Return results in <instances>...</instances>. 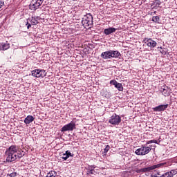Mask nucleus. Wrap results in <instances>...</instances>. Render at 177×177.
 <instances>
[{"instance_id": "20e7f679", "label": "nucleus", "mask_w": 177, "mask_h": 177, "mask_svg": "<svg viewBox=\"0 0 177 177\" xmlns=\"http://www.w3.org/2000/svg\"><path fill=\"white\" fill-rule=\"evenodd\" d=\"M162 164H158V165H154L151 167L142 168V169H138L136 170V172L137 174H143L145 172H150V171H153V169H156L157 168H160Z\"/></svg>"}, {"instance_id": "dca6fc26", "label": "nucleus", "mask_w": 177, "mask_h": 177, "mask_svg": "<svg viewBox=\"0 0 177 177\" xmlns=\"http://www.w3.org/2000/svg\"><path fill=\"white\" fill-rule=\"evenodd\" d=\"M35 118H33L32 115H28L25 120H24V122L26 124H31V122H32V121H34Z\"/></svg>"}, {"instance_id": "5701e85b", "label": "nucleus", "mask_w": 177, "mask_h": 177, "mask_svg": "<svg viewBox=\"0 0 177 177\" xmlns=\"http://www.w3.org/2000/svg\"><path fill=\"white\" fill-rule=\"evenodd\" d=\"M151 143H158V141L157 140H151L149 141H147V143L145 145V146H147V145H150Z\"/></svg>"}, {"instance_id": "b1692460", "label": "nucleus", "mask_w": 177, "mask_h": 177, "mask_svg": "<svg viewBox=\"0 0 177 177\" xmlns=\"http://www.w3.org/2000/svg\"><path fill=\"white\" fill-rule=\"evenodd\" d=\"M63 156H66L68 158L73 157V154L69 151H66V153L63 154Z\"/></svg>"}, {"instance_id": "9b49d317", "label": "nucleus", "mask_w": 177, "mask_h": 177, "mask_svg": "<svg viewBox=\"0 0 177 177\" xmlns=\"http://www.w3.org/2000/svg\"><path fill=\"white\" fill-rule=\"evenodd\" d=\"M176 174H177V171L176 169H171V171L163 174L160 177H174V175H176Z\"/></svg>"}, {"instance_id": "c756f323", "label": "nucleus", "mask_w": 177, "mask_h": 177, "mask_svg": "<svg viewBox=\"0 0 177 177\" xmlns=\"http://www.w3.org/2000/svg\"><path fill=\"white\" fill-rule=\"evenodd\" d=\"M151 177H158V176H157L154 175V176H152Z\"/></svg>"}, {"instance_id": "1a4fd4ad", "label": "nucleus", "mask_w": 177, "mask_h": 177, "mask_svg": "<svg viewBox=\"0 0 177 177\" xmlns=\"http://www.w3.org/2000/svg\"><path fill=\"white\" fill-rule=\"evenodd\" d=\"M168 109V104H161L154 108H152L153 111L155 112H160V111H165Z\"/></svg>"}, {"instance_id": "f8f14e48", "label": "nucleus", "mask_w": 177, "mask_h": 177, "mask_svg": "<svg viewBox=\"0 0 177 177\" xmlns=\"http://www.w3.org/2000/svg\"><path fill=\"white\" fill-rule=\"evenodd\" d=\"M117 28H115L109 27L104 30V34H105V35H110V34H113V32H115Z\"/></svg>"}, {"instance_id": "7c9ffc66", "label": "nucleus", "mask_w": 177, "mask_h": 177, "mask_svg": "<svg viewBox=\"0 0 177 177\" xmlns=\"http://www.w3.org/2000/svg\"><path fill=\"white\" fill-rule=\"evenodd\" d=\"M156 12H156V11L154 12V13H156Z\"/></svg>"}, {"instance_id": "412c9836", "label": "nucleus", "mask_w": 177, "mask_h": 177, "mask_svg": "<svg viewBox=\"0 0 177 177\" xmlns=\"http://www.w3.org/2000/svg\"><path fill=\"white\" fill-rule=\"evenodd\" d=\"M109 150H110V146L106 145V147L104 149V151H102V156H106Z\"/></svg>"}, {"instance_id": "6e6552de", "label": "nucleus", "mask_w": 177, "mask_h": 177, "mask_svg": "<svg viewBox=\"0 0 177 177\" xmlns=\"http://www.w3.org/2000/svg\"><path fill=\"white\" fill-rule=\"evenodd\" d=\"M44 3V0H37L36 1L32 2L29 8L30 10H37Z\"/></svg>"}, {"instance_id": "aec40b11", "label": "nucleus", "mask_w": 177, "mask_h": 177, "mask_svg": "<svg viewBox=\"0 0 177 177\" xmlns=\"http://www.w3.org/2000/svg\"><path fill=\"white\" fill-rule=\"evenodd\" d=\"M30 23L32 26H37V24H38V20H37L36 17H32Z\"/></svg>"}, {"instance_id": "4be33fe9", "label": "nucleus", "mask_w": 177, "mask_h": 177, "mask_svg": "<svg viewBox=\"0 0 177 177\" xmlns=\"http://www.w3.org/2000/svg\"><path fill=\"white\" fill-rule=\"evenodd\" d=\"M152 21H153V23H158V21H160V17H158V16H153L152 17Z\"/></svg>"}, {"instance_id": "2eb2a0df", "label": "nucleus", "mask_w": 177, "mask_h": 177, "mask_svg": "<svg viewBox=\"0 0 177 177\" xmlns=\"http://www.w3.org/2000/svg\"><path fill=\"white\" fill-rule=\"evenodd\" d=\"M101 57L102 59H112L111 50L103 52L101 54Z\"/></svg>"}, {"instance_id": "4468645a", "label": "nucleus", "mask_w": 177, "mask_h": 177, "mask_svg": "<svg viewBox=\"0 0 177 177\" xmlns=\"http://www.w3.org/2000/svg\"><path fill=\"white\" fill-rule=\"evenodd\" d=\"M169 88L166 85H164L161 87L160 91L164 95V96H169Z\"/></svg>"}, {"instance_id": "f03ea898", "label": "nucleus", "mask_w": 177, "mask_h": 177, "mask_svg": "<svg viewBox=\"0 0 177 177\" xmlns=\"http://www.w3.org/2000/svg\"><path fill=\"white\" fill-rule=\"evenodd\" d=\"M151 151V145L149 147H147V145L145 146H141L140 148H138L136 150L135 153L137 156H146V154H149Z\"/></svg>"}, {"instance_id": "6ab92c4d", "label": "nucleus", "mask_w": 177, "mask_h": 177, "mask_svg": "<svg viewBox=\"0 0 177 177\" xmlns=\"http://www.w3.org/2000/svg\"><path fill=\"white\" fill-rule=\"evenodd\" d=\"M56 175H57V172L55 171H50L46 177H56Z\"/></svg>"}, {"instance_id": "393cba45", "label": "nucleus", "mask_w": 177, "mask_h": 177, "mask_svg": "<svg viewBox=\"0 0 177 177\" xmlns=\"http://www.w3.org/2000/svg\"><path fill=\"white\" fill-rule=\"evenodd\" d=\"M17 176V173H16V172H12V173L9 174L10 177H15Z\"/></svg>"}, {"instance_id": "cd10ccee", "label": "nucleus", "mask_w": 177, "mask_h": 177, "mask_svg": "<svg viewBox=\"0 0 177 177\" xmlns=\"http://www.w3.org/2000/svg\"><path fill=\"white\" fill-rule=\"evenodd\" d=\"M26 26L28 29H29L31 27V24H29L28 22H27Z\"/></svg>"}, {"instance_id": "bb28decb", "label": "nucleus", "mask_w": 177, "mask_h": 177, "mask_svg": "<svg viewBox=\"0 0 177 177\" xmlns=\"http://www.w3.org/2000/svg\"><path fill=\"white\" fill-rule=\"evenodd\" d=\"M3 5H5V3L3 1H0V9L3 6Z\"/></svg>"}, {"instance_id": "f257e3e1", "label": "nucleus", "mask_w": 177, "mask_h": 177, "mask_svg": "<svg viewBox=\"0 0 177 177\" xmlns=\"http://www.w3.org/2000/svg\"><path fill=\"white\" fill-rule=\"evenodd\" d=\"M19 147L16 145H11L6 151V156H7L6 161L7 162H13L16 161L17 158H21L24 155L19 153Z\"/></svg>"}, {"instance_id": "0eeeda50", "label": "nucleus", "mask_w": 177, "mask_h": 177, "mask_svg": "<svg viewBox=\"0 0 177 177\" xmlns=\"http://www.w3.org/2000/svg\"><path fill=\"white\" fill-rule=\"evenodd\" d=\"M75 129V122L71 121L70 123L64 125L62 129L61 132H67V131H74Z\"/></svg>"}, {"instance_id": "9d476101", "label": "nucleus", "mask_w": 177, "mask_h": 177, "mask_svg": "<svg viewBox=\"0 0 177 177\" xmlns=\"http://www.w3.org/2000/svg\"><path fill=\"white\" fill-rule=\"evenodd\" d=\"M145 44L149 46V48H156L157 46V42L156 41L153 40V39H145Z\"/></svg>"}, {"instance_id": "ddd939ff", "label": "nucleus", "mask_w": 177, "mask_h": 177, "mask_svg": "<svg viewBox=\"0 0 177 177\" xmlns=\"http://www.w3.org/2000/svg\"><path fill=\"white\" fill-rule=\"evenodd\" d=\"M9 48H10V44L8 41L0 43V50H8Z\"/></svg>"}, {"instance_id": "39448f33", "label": "nucleus", "mask_w": 177, "mask_h": 177, "mask_svg": "<svg viewBox=\"0 0 177 177\" xmlns=\"http://www.w3.org/2000/svg\"><path fill=\"white\" fill-rule=\"evenodd\" d=\"M109 124L112 125H120L121 122V117L115 113H113V115L109 120Z\"/></svg>"}, {"instance_id": "a211bd4d", "label": "nucleus", "mask_w": 177, "mask_h": 177, "mask_svg": "<svg viewBox=\"0 0 177 177\" xmlns=\"http://www.w3.org/2000/svg\"><path fill=\"white\" fill-rule=\"evenodd\" d=\"M115 88H117L118 91L122 92L124 91V87L122 86V84L118 83L115 84Z\"/></svg>"}, {"instance_id": "7ed1b4c3", "label": "nucleus", "mask_w": 177, "mask_h": 177, "mask_svg": "<svg viewBox=\"0 0 177 177\" xmlns=\"http://www.w3.org/2000/svg\"><path fill=\"white\" fill-rule=\"evenodd\" d=\"M31 74L35 78H44V77H46V71L44 69H35L31 71Z\"/></svg>"}, {"instance_id": "f3484780", "label": "nucleus", "mask_w": 177, "mask_h": 177, "mask_svg": "<svg viewBox=\"0 0 177 177\" xmlns=\"http://www.w3.org/2000/svg\"><path fill=\"white\" fill-rule=\"evenodd\" d=\"M111 53L112 59L114 57L117 59L121 56V53L117 50H111Z\"/></svg>"}, {"instance_id": "c85d7f7f", "label": "nucleus", "mask_w": 177, "mask_h": 177, "mask_svg": "<svg viewBox=\"0 0 177 177\" xmlns=\"http://www.w3.org/2000/svg\"><path fill=\"white\" fill-rule=\"evenodd\" d=\"M68 157L67 156H64V157H62V160H64V161H66V160H68Z\"/></svg>"}, {"instance_id": "423d86ee", "label": "nucleus", "mask_w": 177, "mask_h": 177, "mask_svg": "<svg viewBox=\"0 0 177 177\" xmlns=\"http://www.w3.org/2000/svg\"><path fill=\"white\" fill-rule=\"evenodd\" d=\"M82 23L88 26V27H89V26H92V24H93V17L92 16V15H86L83 18Z\"/></svg>"}, {"instance_id": "a878e982", "label": "nucleus", "mask_w": 177, "mask_h": 177, "mask_svg": "<svg viewBox=\"0 0 177 177\" xmlns=\"http://www.w3.org/2000/svg\"><path fill=\"white\" fill-rule=\"evenodd\" d=\"M118 83V82L115 80H113L110 81V84H113V85H114V86H115V84Z\"/></svg>"}]
</instances>
